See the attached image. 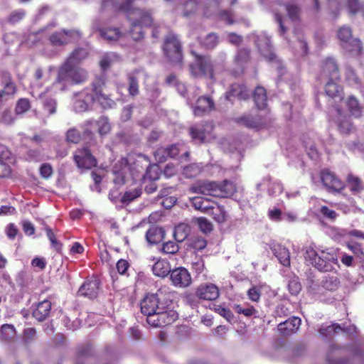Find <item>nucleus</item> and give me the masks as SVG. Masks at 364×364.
Returning a JSON list of instances; mask_svg holds the SVG:
<instances>
[{
    "mask_svg": "<svg viewBox=\"0 0 364 364\" xmlns=\"http://www.w3.org/2000/svg\"><path fill=\"white\" fill-rule=\"evenodd\" d=\"M112 97L106 79L102 76H97L89 86L75 94L73 107L77 112L88 111L95 104L104 109H111L116 105Z\"/></svg>",
    "mask_w": 364,
    "mask_h": 364,
    "instance_id": "1",
    "label": "nucleus"
},
{
    "mask_svg": "<svg viewBox=\"0 0 364 364\" xmlns=\"http://www.w3.org/2000/svg\"><path fill=\"white\" fill-rule=\"evenodd\" d=\"M134 0H123L118 9L127 14L131 22L130 33L134 40H140L144 37L143 27H149L153 23L152 13L132 7Z\"/></svg>",
    "mask_w": 364,
    "mask_h": 364,
    "instance_id": "2",
    "label": "nucleus"
},
{
    "mask_svg": "<svg viewBox=\"0 0 364 364\" xmlns=\"http://www.w3.org/2000/svg\"><path fill=\"white\" fill-rule=\"evenodd\" d=\"M304 257L321 272H331L335 269L334 266H338L336 254L332 248L322 249L309 245L306 249Z\"/></svg>",
    "mask_w": 364,
    "mask_h": 364,
    "instance_id": "3",
    "label": "nucleus"
},
{
    "mask_svg": "<svg viewBox=\"0 0 364 364\" xmlns=\"http://www.w3.org/2000/svg\"><path fill=\"white\" fill-rule=\"evenodd\" d=\"M87 78L88 73L85 69L63 62L58 70L54 84L58 85L61 90H65L70 85L85 82Z\"/></svg>",
    "mask_w": 364,
    "mask_h": 364,
    "instance_id": "4",
    "label": "nucleus"
},
{
    "mask_svg": "<svg viewBox=\"0 0 364 364\" xmlns=\"http://www.w3.org/2000/svg\"><path fill=\"white\" fill-rule=\"evenodd\" d=\"M193 188L197 193L213 197L228 198L236 191L235 185L227 180L222 183L215 181H199Z\"/></svg>",
    "mask_w": 364,
    "mask_h": 364,
    "instance_id": "5",
    "label": "nucleus"
},
{
    "mask_svg": "<svg viewBox=\"0 0 364 364\" xmlns=\"http://www.w3.org/2000/svg\"><path fill=\"white\" fill-rule=\"evenodd\" d=\"M190 70L196 77L205 76L213 80L222 67L213 64L208 56L196 55L195 62L190 65Z\"/></svg>",
    "mask_w": 364,
    "mask_h": 364,
    "instance_id": "6",
    "label": "nucleus"
},
{
    "mask_svg": "<svg viewBox=\"0 0 364 364\" xmlns=\"http://www.w3.org/2000/svg\"><path fill=\"white\" fill-rule=\"evenodd\" d=\"M343 48L352 56L358 55L362 50V44L359 39L352 38L351 29L348 26L341 27L337 33Z\"/></svg>",
    "mask_w": 364,
    "mask_h": 364,
    "instance_id": "7",
    "label": "nucleus"
},
{
    "mask_svg": "<svg viewBox=\"0 0 364 364\" xmlns=\"http://www.w3.org/2000/svg\"><path fill=\"white\" fill-rule=\"evenodd\" d=\"M340 286V280L336 276H325L320 282H311L309 286V291L312 294L321 297L324 296L326 291H334Z\"/></svg>",
    "mask_w": 364,
    "mask_h": 364,
    "instance_id": "8",
    "label": "nucleus"
},
{
    "mask_svg": "<svg viewBox=\"0 0 364 364\" xmlns=\"http://www.w3.org/2000/svg\"><path fill=\"white\" fill-rule=\"evenodd\" d=\"M178 317V314L176 311L169 309L164 311L160 308V310L156 311L149 317H147L146 321L150 326L159 328L171 324Z\"/></svg>",
    "mask_w": 364,
    "mask_h": 364,
    "instance_id": "9",
    "label": "nucleus"
},
{
    "mask_svg": "<svg viewBox=\"0 0 364 364\" xmlns=\"http://www.w3.org/2000/svg\"><path fill=\"white\" fill-rule=\"evenodd\" d=\"M82 33L77 29H62L53 32L49 36V42L53 46H65L72 40H79Z\"/></svg>",
    "mask_w": 364,
    "mask_h": 364,
    "instance_id": "10",
    "label": "nucleus"
},
{
    "mask_svg": "<svg viewBox=\"0 0 364 364\" xmlns=\"http://www.w3.org/2000/svg\"><path fill=\"white\" fill-rule=\"evenodd\" d=\"M163 50L170 61H181L182 58L181 43L175 35L169 34L165 38Z\"/></svg>",
    "mask_w": 364,
    "mask_h": 364,
    "instance_id": "11",
    "label": "nucleus"
},
{
    "mask_svg": "<svg viewBox=\"0 0 364 364\" xmlns=\"http://www.w3.org/2000/svg\"><path fill=\"white\" fill-rule=\"evenodd\" d=\"M73 158L79 168L90 169L97 165L96 158L86 146L77 149Z\"/></svg>",
    "mask_w": 364,
    "mask_h": 364,
    "instance_id": "12",
    "label": "nucleus"
},
{
    "mask_svg": "<svg viewBox=\"0 0 364 364\" xmlns=\"http://www.w3.org/2000/svg\"><path fill=\"white\" fill-rule=\"evenodd\" d=\"M134 164H136L137 171L139 172L146 169V173L144 175V178L145 181L149 180L151 182H154L159 178L158 168L151 166L147 157L144 155L139 154L134 161Z\"/></svg>",
    "mask_w": 364,
    "mask_h": 364,
    "instance_id": "13",
    "label": "nucleus"
},
{
    "mask_svg": "<svg viewBox=\"0 0 364 364\" xmlns=\"http://www.w3.org/2000/svg\"><path fill=\"white\" fill-rule=\"evenodd\" d=\"M252 37L261 55L267 60L273 61L275 59V55L270 43V39L267 34L261 33L259 35H254Z\"/></svg>",
    "mask_w": 364,
    "mask_h": 364,
    "instance_id": "14",
    "label": "nucleus"
},
{
    "mask_svg": "<svg viewBox=\"0 0 364 364\" xmlns=\"http://www.w3.org/2000/svg\"><path fill=\"white\" fill-rule=\"evenodd\" d=\"M211 129L208 124H195L190 127L189 134L196 144H202L212 138Z\"/></svg>",
    "mask_w": 364,
    "mask_h": 364,
    "instance_id": "15",
    "label": "nucleus"
},
{
    "mask_svg": "<svg viewBox=\"0 0 364 364\" xmlns=\"http://www.w3.org/2000/svg\"><path fill=\"white\" fill-rule=\"evenodd\" d=\"M319 79L321 81L339 79L338 65L333 58H327L322 62Z\"/></svg>",
    "mask_w": 364,
    "mask_h": 364,
    "instance_id": "16",
    "label": "nucleus"
},
{
    "mask_svg": "<svg viewBox=\"0 0 364 364\" xmlns=\"http://www.w3.org/2000/svg\"><path fill=\"white\" fill-rule=\"evenodd\" d=\"M323 185L332 191H340L344 187V184L333 172L329 170H323L320 174Z\"/></svg>",
    "mask_w": 364,
    "mask_h": 364,
    "instance_id": "17",
    "label": "nucleus"
},
{
    "mask_svg": "<svg viewBox=\"0 0 364 364\" xmlns=\"http://www.w3.org/2000/svg\"><path fill=\"white\" fill-rule=\"evenodd\" d=\"M159 299L155 294H147L140 302L141 312L149 317L156 311L160 310Z\"/></svg>",
    "mask_w": 364,
    "mask_h": 364,
    "instance_id": "18",
    "label": "nucleus"
},
{
    "mask_svg": "<svg viewBox=\"0 0 364 364\" xmlns=\"http://www.w3.org/2000/svg\"><path fill=\"white\" fill-rule=\"evenodd\" d=\"M181 147L179 144H173L167 147H159L154 151V157L161 163L168 158L175 159L179 156Z\"/></svg>",
    "mask_w": 364,
    "mask_h": 364,
    "instance_id": "19",
    "label": "nucleus"
},
{
    "mask_svg": "<svg viewBox=\"0 0 364 364\" xmlns=\"http://www.w3.org/2000/svg\"><path fill=\"white\" fill-rule=\"evenodd\" d=\"M100 282L97 279L86 280L78 290L80 296L87 297L89 299H95L97 296L100 289Z\"/></svg>",
    "mask_w": 364,
    "mask_h": 364,
    "instance_id": "20",
    "label": "nucleus"
},
{
    "mask_svg": "<svg viewBox=\"0 0 364 364\" xmlns=\"http://www.w3.org/2000/svg\"><path fill=\"white\" fill-rule=\"evenodd\" d=\"M93 358V349L90 343H85L77 348L75 364H90Z\"/></svg>",
    "mask_w": 364,
    "mask_h": 364,
    "instance_id": "21",
    "label": "nucleus"
},
{
    "mask_svg": "<svg viewBox=\"0 0 364 364\" xmlns=\"http://www.w3.org/2000/svg\"><path fill=\"white\" fill-rule=\"evenodd\" d=\"M301 321L299 317H292L278 325V331L283 336H289L294 333L299 329Z\"/></svg>",
    "mask_w": 364,
    "mask_h": 364,
    "instance_id": "22",
    "label": "nucleus"
},
{
    "mask_svg": "<svg viewBox=\"0 0 364 364\" xmlns=\"http://www.w3.org/2000/svg\"><path fill=\"white\" fill-rule=\"evenodd\" d=\"M343 331L348 333L356 332V327L354 325L348 327H341L338 323H333L331 325H322L319 329V333L323 337H330L338 331Z\"/></svg>",
    "mask_w": 364,
    "mask_h": 364,
    "instance_id": "23",
    "label": "nucleus"
},
{
    "mask_svg": "<svg viewBox=\"0 0 364 364\" xmlns=\"http://www.w3.org/2000/svg\"><path fill=\"white\" fill-rule=\"evenodd\" d=\"M336 122L338 128L342 134H349L353 129V127L350 122L349 118L339 108L336 109Z\"/></svg>",
    "mask_w": 364,
    "mask_h": 364,
    "instance_id": "24",
    "label": "nucleus"
},
{
    "mask_svg": "<svg viewBox=\"0 0 364 364\" xmlns=\"http://www.w3.org/2000/svg\"><path fill=\"white\" fill-rule=\"evenodd\" d=\"M88 54L86 48L77 47L69 54L64 62L73 65L80 66V64L87 58Z\"/></svg>",
    "mask_w": 364,
    "mask_h": 364,
    "instance_id": "25",
    "label": "nucleus"
},
{
    "mask_svg": "<svg viewBox=\"0 0 364 364\" xmlns=\"http://www.w3.org/2000/svg\"><path fill=\"white\" fill-rule=\"evenodd\" d=\"M214 109V102L213 100L206 96L200 97L198 99L196 106L193 109L196 116H201L210 112Z\"/></svg>",
    "mask_w": 364,
    "mask_h": 364,
    "instance_id": "26",
    "label": "nucleus"
},
{
    "mask_svg": "<svg viewBox=\"0 0 364 364\" xmlns=\"http://www.w3.org/2000/svg\"><path fill=\"white\" fill-rule=\"evenodd\" d=\"M197 294L200 299L211 301L219 296V290L215 285L210 284L199 287Z\"/></svg>",
    "mask_w": 364,
    "mask_h": 364,
    "instance_id": "27",
    "label": "nucleus"
},
{
    "mask_svg": "<svg viewBox=\"0 0 364 364\" xmlns=\"http://www.w3.org/2000/svg\"><path fill=\"white\" fill-rule=\"evenodd\" d=\"M50 310L51 302L45 299L38 304L32 314L38 321H43L49 316Z\"/></svg>",
    "mask_w": 364,
    "mask_h": 364,
    "instance_id": "28",
    "label": "nucleus"
},
{
    "mask_svg": "<svg viewBox=\"0 0 364 364\" xmlns=\"http://www.w3.org/2000/svg\"><path fill=\"white\" fill-rule=\"evenodd\" d=\"M338 80H328L326 86L325 92L327 96L333 99L336 102L338 100L341 101L342 89L337 83Z\"/></svg>",
    "mask_w": 364,
    "mask_h": 364,
    "instance_id": "29",
    "label": "nucleus"
},
{
    "mask_svg": "<svg viewBox=\"0 0 364 364\" xmlns=\"http://www.w3.org/2000/svg\"><path fill=\"white\" fill-rule=\"evenodd\" d=\"M272 250L283 266L288 267L290 265V253L287 248L281 245L276 244L272 246Z\"/></svg>",
    "mask_w": 364,
    "mask_h": 364,
    "instance_id": "30",
    "label": "nucleus"
},
{
    "mask_svg": "<svg viewBox=\"0 0 364 364\" xmlns=\"http://www.w3.org/2000/svg\"><path fill=\"white\" fill-rule=\"evenodd\" d=\"M165 236L164 228L158 226H151L146 233V238L151 244H158L163 240Z\"/></svg>",
    "mask_w": 364,
    "mask_h": 364,
    "instance_id": "31",
    "label": "nucleus"
},
{
    "mask_svg": "<svg viewBox=\"0 0 364 364\" xmlns=\"http://www.w3.org/2000/svg\"><path fill=\"white\" fill-rule=\"evenodd\" d=\"M250 96V92L243 85L233 84L230 90L226 94V98L231 100L232 97H237L240 99L245 100Z\"/></svg>",
    "mask_w": 364,
    "mask_h": 364,
    "instance_id": "32",
    "label": "nucleus"
},
{
    "mask_svg": "<svg viewBox=\"0 0 364 364\" xmlns=\"http://www.w3.org/2000/svg\"><path fill=\"white\" fill-rule=\"evenodd\" d=\"M16 331L12 324H3L0 328V341L4 343H11L14 341Z\"/></svg>",
    "mask_w": 364,
    "mask_h": 364,
    "instance_id": "33",
    "label": "nucleus"
},
{
    "mask_svg": "<svg viewBox=\"0 0 364 364\" xmlns=\"http://www.w3.org/2000/svg\"><path fill=\"white\" fill-rule=\"evenodd\" d=\"M279 6L282 7L287 11L289 18L292 21H296L299 19V9L291 4L293 0H277Z\"/></svg>",
    "mask_w": 364,
    "mask_h": 364,
    "instance_id": "34",
    "label": "nucleus"
},
{
    "mask_svg": "<svg viewBox=\"0 0 364 364\" xmlns=\"http://www.w3.org/2000/svg\"><path fill=\"white\" fill-rule=\"evenodd\" d=\"M14 164V158L0 159V178H9L13 175L12 165Z\"/></svg>",
    "mask_w": 364,
    "mask_h": 364,
    "instance_id": "35",
    "label": "nucleus"
},
{
    "mask_svg": "<svg viewBox=\"0 0 364 364\" xmlns=\"http://www.w3.org/2000/svg\"><path fill=\"white\" fill-rule=\"evenodd\" d=\"M152 271L156 276L164 277L170 272V264L166 260L159 259L153 265Z\"/></svg>",
    "mask_w": 364,
    "mask_h": 364,
    "instance_id": "36",
    "label": "nucleus"
},
{
    "mask_svg": "<svg viewBox=\"0 0 364 364\" xmlns=\"http://www.w3.org/2000/svg\"><path fill=\"white\" fill-rule=\"evenodd\" d=\"M253 98L258 109H262L266 107L267 93L264 87L260 86L257 87L253 95Z\"/></svg>",
    "mask_w": 364,
    "mask_h": 364,
    "instance_id": "37",
    "label": "nucleus"
},
{
    "mask_svg": "<svg viewBox=\"0 0 364 364\" xmlns=\"http://www.w3.org/2000/svg\"><path fill=\"white\" fill-rule=\"evenodd\" d=\"M191 203L196 210L204 213H209L213 208L210 200L203 197H195L192 198Z\"/></svg>",
    "mask_w": 364,
    "mask_h": 364,
    "instance_id": "38",
    "label": "nucleus"
},
{
    "mask_svg": "<svg viewBox=\"0 0 364 364\" xmlns=\"http://www.w3.org/2000/svg\"><path fill=\"white\" fill-rule=\"evenodd\" d=\"M94 124L95 127H97V132L101 136L107 135L111 131V124L105 116H102L97 120H95Z\"/></svg>",
    "mask_w": 364,
    "mask_h": 364,
    "instance_id": "39",
    "label": "nucleus"
},
{
    "mask_svg": "<svg viewBox=\"0 0 364 364\" xmlns=\"http://www.w3.org/2000/svg\"><path fill=\"white\" fill-rule=\"evenodd\" d=\"M97 30L100 32L101 36L109 41H116L120 38L122 35L119 29L117 28H100Z\"/></svg>",
    "mask_w": 364,
    "mask_h": 364,
    "instance_id": "40",
    "label": "nucleus"
},
{
    "mask_svg": "<svg viewBox=\"0 0 364 364\" xmlns=\"http://www.w3.org/2000/svg\"><path fill=\"white\" fill-rule=\"evenodd\" d=\"M186 244L190 248L201 250L206 247V240L200 236H191L187 238Z\"/></svg>",
    "mask_w": 364,
    "mask_h": 364,
    "instance_id": "41",
    "label": "nucleus"
},
{
    "mask_svg": "<svg viewBox=\"0 0 364 364\" xmlns=\"http://www.w3.org/2000/svg\"><path fill=\"white\" fill-rule=\"evenodd\" d=\"M95 119H88L84 122V123L81 125V128L82 129V138L83 139H89L92 140L94 138L95 133L93 131V128H95Z\"/></svg>",
    "mask_w": 364,
    "mask_h": 364,
    "instance_id": "42",
    "label": "nucleus"
},
{
    "mask_svg": "<svg viewBox=\"0 0 364 364\" xmlns=\"http://www.w3.org/2000/svg\"><path fill=\"white\" fill-rule=\"evenodd\" d=\"M31 107V101L28 98H20L15 107V113L22 114L28 111Z\"/></svg>",
    "mask_w": 364,
    "mask_h": 364,
    "instance_id": "43",
    "label": "nucleus"
},
{
    "mask_svg": "<svg viewBox=\"0 0 364 364\" xmlns=\"http://www.w3.org/2000/svg\"><path fill=\"white\" fill-rule=\"evenodd\" d=\"M348 108L350 114L356 117L360 114V108L358 102L353 97H349L344 102Z\"/></svg>",
    "mask_w": 364,
    "mask_h": 364,
    "instance_id": "44",
    "label": "nucleus"
},
{
    "mask_svg": "<svg viewBox=\"0 0 364 364\" xmlns=\"http://www.w3.org/2000/svg\"><path fill=\"white\" fill-rule=\"evenodd\" d=\"M210 212L215 220L219 223H224L227 219V213L223 206L213 207Z\"/></svg>",
    "mask_w": 364,
    "mask_h": 364,
    "instance_id": "45",
    "label": "nucleus"
},
{
    "mask_svg": "<svg viewBox=\"0 0 364 364\" xmlns=\"http://www.w3.org/2000/svg\"><path fill=\"white\" fill-rule=\"evenodd\" d=\"M347 182L349 188L353 193H358L363 188L360 179L355 176L349 175Z\"/></svg>",
    "mask_w": 364,
    "mask_h": 364,
    "instance_id": "46",
    "label": "nucleus"
},
{
    "mask_svg": "<svg viewBox=\"0 0 364 364\" xmlns=\"http://www.w3.org/2000/svg\"><path fill=\"white\" fill-rule=\"evenodd\" d=\"M141 195V190L138 188H134L133 190H129L126 191L121 198V202L122 203L128 204L133 201L134 199L137 198Z\"/></svg>",
    "mask_w": 364,
    "mask_h": 364,
    "instance_id": "47",
    "label": "nucleus"
},
{
    "mask_svg": "<svg viewBox=\"0 0 364 364\" xmlns=\"http://www.w3.org/2000/svg\"><path fill=\"white\" fill-rule=\"evenodd\" d=\"M129 86L128 92L129 95L134 97L139 92V80L136 77L133 75L128 76Z\"/></svg>",
    "mask_w": 364,
    "mask_h": 364,
    "instance_id": "48",
    "label": "nucleus"
},
{
    "mask_svg": "<svg viewBox=\"0 0 364 364\" xmlns=\"http://www.w3.org/2000/svg\"><path fill=\"white\" fill-rule=\"evenodd\" d=\"M43 108L48 115L53 114L56 112L57 102L54 98L46 97L43 101Z\"/></svg>",
    "mask_w": 364,
    "mask_h": 364,
    "instance_id": "49",
    "label": "nucleus"
},
{
    "mask_svg": "<svg viewBox=\"0 0 364 364\" xmlns=\"http://www.w3.org/2000/svg\"><path fill=\"white\" fill-rule=\"evenodd\" d=\"M288 289L292 295H297L301 290V285L299 277L293 276L288 282Z\"/></svg>",
    "mask_w": 364,
    "mask_h": 364,
    "instance_id": "50",
    "label": "nucleus"
},
{
    "mask_svg": "<svg viewBox=\"0 0 364 364\" xmlns=\"http://www.w3.org/2000/svg\"><path fill=\"white\" fill-rule=\"evenodd\" d=\"M82 139L80 131L76 128H70L67 131L66 140L68 142L78 144Z\"/></svg>",
    "mask_w": 364,
    "mask_h": 364,
    "instance_id": "51",
    "label": "nucleus"
},
{
    "mask_svg": "<svg viewBox=\"0 0 364 364\" xmlns=\"http://www.w3.org/2000/svg\"><path fill=\"white\" fill-rule=\"evenodd\" d=\"M170 278L175 286H182V267H177L170 270Z\"/></svg>",
    "mask_w": 364,
    "mask_h": 364,
    "instance_id": "52",
    "label": "nucleus"
},
{
    "mask_svg": "<svg viewBox=\"0 0 364 364\" xmlns=\"http://www.w3.org/2000/svg\"><path fill=\"white\" fill-rule=\"evenodd\" d=\"M26 16L25 11L15 10L12 11L7 18V21L11 24H16L20 22Z\"/></svg>",
    "mask_w": 364,
    "mask_h": 364,
    "instance_id": "53",
    "label": "nucleus"
},
{
    "mask_svg": "<svg viewBox=\"0 0 364 364\" xmlns=\"http://www.w3.org/2000/svg\"><path fill=\"white\" fill-rule=\"evenodd\" d=\"M45 230L46 232V235L51 243L52 247L54 248L56 251H60L62 247V244L57 240L51 228L46 227Z\"/></svg>",
    "mask_w": 364,
    "mask_h": 364,
    "instance_id": "54",
    "label": "nucleus"
},
{
    "mask_svg": "<svg viewBox=\"0 0 364 364\" xmlns=\"http://www.w3.org/2000/svg\"><path fill=\"white\" fill-rule=\"evenodd\" d=\"M39 174L44 179L50 178L53 174V168L48 163H43L39 167Z\"/></svg>",
    "mask_w": 364,
    "mask_h": 364,
    "instance_id": "55",
    "label": "nucleus"
},
{
    "mask_svg": "<svg viewBox=\"0 0 364 364\" xmlns=\"http://www.w3.org/2000/svg\"><path fill=\"white\" fill-rule=\"evenodd\" d=\"M201 169L197 164H191L183 168V176L187 178H192L198 176Z\"/></svg>",
    "mask_w": 364,
    "mask_h": 364,
    "instance_id": "56",
    "label": "nucleus"
},
{
    "mask_svg": "<svg viewBox=\"0 0 364 364\" xmlns=\"http://www.w3.org/2000/svg\"><path fill=\"white\" fill-rule=\"evenodd\" d=\"M249 54V50L247 49L240 50L235 58V63L242 68L243 64L248 60Z\"/></svg>",
    "mask_w": 364,
    "mask_h": 364,
    "instance_id": "57",
    "label": "nucleus"
},
{
    "mask_svg": "<svg viewBox=\"0 0 364 364\" xmlns=\"http://www.w3.org/2000/svg\"><path fill=\"white\" fill-rule=\"evenodd\" d=\"M218 42V38L215 33H211L206 36L203 41V44L207 48L212 49L216 46Z\"/></svg>",
    "mask_w": 364,
    "mask_h": 364,
    "instance_id": "58",
    "label": "nucleus"
},
{
    "mask_svg": "<svg viewBox=\"0 0 364 364\" xmlns=\"http://www.w3.org/2000/svg\"><path fill=\"white\" fill-rule=\"evenodd\" d=\"M282 184L278 181L269 182L268 184V193L270 196H276L282 192Z\"/></svg>",
    "mask_w": 364,
    "mask_h": 364,
    "instance_id": "59",
    "label": "nucleus"
},
{
    "mask_svg": "<svg viewBox=\"0 0 364 364\" xmlns=\"http://www.w3.org/2000/svg\"><path fill=\"white\" fill-rule=\"evenodd\" d=\"M179 250L178 245L172 241H168L167 242L164 243L162 247V251L165 254H175Z\"/></svg>",
    "mask_w": 364,
    "mask_h": 364,
    "instance_id": "60",
    "label": "nucleus"
},
{
    "mask_svg": "<svg viewBox=\"0 0 364 364\" xmlns=\"http://www.w3.org/2000/svg\"><path fill=\"white\" fill-rule=\"evenodd\" d=\"M197 223L200 230L203 232H209L213 229L211 223L205 218H197Z\"/></svg>",
    "mask_w": 364,
    "mask_h": 364,
    "instance_id": "61",
    "label": "nucleus"
},
{
    "mask_svg": "<svg viewBox=\"0 0 364 364\" xmlns=\"http://www.w3.org/2000/svg\"><path fill=\"white\" fill-rule=\"evenodd\" d=\"M16 92V87L14 82H10L5 83L3 90H0V99L5 95H14Z\"/></svg>",
    "mask_w": 364,
    "mask_h": 364,
    "instance_id": "62",
    "label": "nucleus"
},
{
    "mask_svg": "<svg viewBox=\"0 0 364 364\" xmlns=\"http://www.w3.org/2000/svg\"><path fill=\"white\" fill-rule=\"evenodd\" d=\"M27 160L29 161L39 162L43 160L39 149H29L26 152Z\"/></svg>",
    "mask_w": 364,
    "mask_h": 364,
    "instance_id": "63",
    "label": "nucleus"
},
{
    "mask_svg": "<svg viewBox=\"0 0 364 364\" xmlns=\"http://www.w3.org/2000/svg\"><path fill=\"white\" fill-rule=\"evenodd\" d=\"M320 212L324 218L332 221L335 220L338 216V214L335 210L330 209L329 208L325 205L321 206Z\"/></svg>",
    "mask_w": 364,
    "mask_h": 364,
    "instance_id": "64",
    "label": "nucleus"
}]
</instances>
